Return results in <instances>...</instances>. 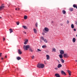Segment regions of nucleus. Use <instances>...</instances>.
Instances as JSON below:
<instances>
[{
  "label": "nucleus",
  "instance_id": "f257e3e1",
  "mask_svg": "<svg viewBox=\"0 0 77 77\" xmlns=\"http://www.w3.org/2000/svg\"><path fill=\"white\" fill-rule=\"evenodd\" d=\"M37 67L38 68H44L45 65L44 64H42L40 63H38L37 66Z\"/></svg>",
  "mask_w": 77,
  "mask_h": 77
},
{
  "label": "nucleus",
  "instance_id": "f03ea898",
  "mask_svg": "<svg viewBox=\"0 0 77 77\" xmlns=\"http://www.w3.org/2000/svg\"><path fill=\"white\" fill-rule=\"evenodd\" d=\"M30 48V45H24L23 46V48L26 50H28V49Z\"/></svg>",
  "mask_w": 77,
  "mask_h": 77
},
{
  "label": "nucleus",
  "instance_id": "7ed1b4c3",
  "mask_svg": "<svg viewBox=\"0 0 77 77\" xmlns=\"http://www.w3.org/2000/svg\"><path fill=\"white\" fill-rule=\"evenodd\" d=\"M48 31H49V29H48V28L47 27L45 28L44 30H43V32L46 33H47V32H48Z\"/></svg>",
  "mask_w": 77,
  "mask_h": 77
},
{
  "label": "nucleus",
  "instance_id": "20e7f679",
  "mask_svg": "<svg viewBox=\"0 0 77 77\" xmlns=\"http://www.w3.org/2000/svg\"><path fill=\"white\" fill-rule=\"evenodd\" d=\"M5 8V5H4V4H2L1 6L0 7V11L1 10H2V9H3V8Z\"/></svg>",
  "mask_w": 77,
  "mask_h": 77
},
{
  "label": "nucleus",
  "instance_id": "39448f33",
  "mask_svg": "<svg viewBox=\"0 0 77 77\" xmlns=\"http://www.w3.org/2000/svg\"><path fill=\"white\" fill-rule=\"evenodd\" d=\"M63 56L64 57L66 58L68 57H69V56H68V54L67 53L64 54Z\"/></svg>",
  "mask_w": 77,
  "mask_h": 77
},
{
  "label": "nucleus",
  "instance_id": "423d86ee",
  "mask_svg": "<svg viewBox=\"0 0 77 77\" xmlns=\"http://www.w3.org/2000/svg\"><path fill=\"white\" fill-rule=\"evenodd\" d=\"M61 72L62 75H66V73H65V72L63 70L61 71Z\"/></svg>",
  "mask_w": 77,
  "mask_h": 77
},
{
  "label": "nucleus",
  "instance_id": "0eeeda50",
  "mask_svg": "<svg viewBox=\"0 0 77 77\" xmlns=\"http://www.w3.org/2000/svg\"><path fill=\"white\" fill-rule=\"evenodd\" d=\"M60 53L61 54H64V51H63V50H60Z\"/></svg>",
  "mask_w": 77,
  "mask_h": 77
},
{
  "label": "nucleus",
  "instance_id": "6e6552de",
  "mask_svg": "<svg viewBox=\"0 0 77 77\" xmlns=\"http://www.w3.org/2000/svg\"><path fill=\"white\" fill-rule=\"evenodd\" d=\"M62 66V65L61 64H59L57 66V68H61Z\"/></svg>",
  "mask_w": 77,
  "mask_h": 77
},
{
  "label": "nucleus",
  "instance_id": "1a4fd4ad",
  "mask_svg": "<svg viewBox=\"0 0 77 77\" xmlns=\"http://www.w3.org/2000/svg\"><path fill=\"white\" fill-rule=\"evenodd\" d=\"M18 53L19 54H22V52L21 51L20 49H18Z\"/></svg>",
  "mask_w": 77,
  "mask_h": 77
},
{
  "label": "nucleus",
  "instance_id": "9d476101",
  "mask_svg": "<svg viewBox=\"0 0 77 77\" xmlns=\"http://www.w3.org/2000/svg\"><path fill=\"white\" fill-rule=\"evenodd\" d=\"M46 59L47 60H49L50 59V56L48 55H46Z\"/></svg>",
  "mask_w": 77,
  "mask_h": 77
},
{
  "label": "nucleus",
  "instance_id": "9b49d317",
  "mask_svg": "<svg viewBox=\"0 0 77 77\" xmlns=\"http://www.w3.org/2000/svg\"><path fill=\"white\" fill-rule=\"evenodd\" d=\"M55 75L56 76V77H60V76L59 75V74L58 73H56L55 74Z\"/></svg>",
  "mask_w": 77,
  "mask_h": 77
},
{
  "label": "nucleus",
  "instance_id": "f8f14e48",
  "mask_svg": "<svg viewBox=\"0 0 77 77\" xmlns=\"http://www.w3.org/2000/svg\"><path fill=\"white\" fill-rule=\"evenodd\" d=\"M29 50L30 51H31V52H33V49L31 48H29Z\"/></svg>",
  "mask_w": 77,
  "mask_h": 77
},
{
  "label": "nucleus",
  "instance_id": "ddd939ff",
  "mask_svg": "<svg viewBox=\"0 0 77 77\" xmlns=\"http://www.w3.org/2000/svg\"><path fill=\"white\" fill-rule=\"evenodd\" d=\"M33 31L35 33H37V30H36V29H33Z\"/></svg>",
  "mask_w": 77,
  "mask_h": 77
},
{
  "label": "nucleus",
  "instance_id": "4468645a",
  "mask_svg": "<svg viewBox=\"0 0 77 77\" xmlns=\"http://www.w3.org/2000/svg\"><path fill=\"white\" fill-rule=\"evenodd\" d=\"M73 8H69V11H71V12H72V11H73Z\"/></svg>",
  "mask_w": 77,
  "mask_h": 77
},
{
  "label": "nucleus",
  "instance_id": "2eb2a0df",
  "mask_svg": "<svg viewBox=\"0 0 77 77\" xmlns=\"http://www.w3.org/2000/svg\"><path fill=\"white\" fill-rule=\"evenodd\" d=\"M27 42H28V39H27L24 43L25 45H26L27 44Z\"/></svg>",
  "mask_w": 77,
  "mask_h": 77
},
{
  "label": "nucleus",
  "instance_id": "dca6fc26",
  "mask_svg": "<svg viewBox=\"0 0 77 77\" xmlns=\"http://www.w3.org/2000/svg\"><path fill=\"white\" fill-rule=\"evenodd\" d=\"M59 57L60 58V59H62V58H63V55H62V54H61L59 55Z\"/></svg>",
  "mask_w": 77,
  "mask_h": 77
},
{
  "label": "nucleus",
  "instance_id": "f3484780",
  "mask_svg": "<svg viewBox=\"0 0 77 77\" xmlns=\"http://www.w3.org/2000/svg\"><path fill=\"white\" fill-rule=\"evenodd\" d=\"M9 30L10 31V33H12V32H13V30L11 29H10Z\"/></svg>",
  "mask_w": 77,
  "mask_h": 77
},
{
  "label": "nucleus",
  "instance_id": "a211bd4d",
  "mask_svg": "<svg viewBox=\"0 0 77 77\" xmlns=\"http://www.w3.org/2000/svg\"><path fill=\"white\" fill-rule=\"evenodd\" d=\"M61 61L62 63H64V62L65 61L62 59H61Z\"/></svg>",
  "mask_w": 77,
  "mask_h": 77
},
{
  "label": "nucleus",
  "instance_id": "6ab92c4d",
  "mask_svg": "<svg viewBox=\"0 0 77 77\" xmlns=\"http://www.w3.org/2000/svg\"><path fill=\"white\" fill-rule=\"evenodd\" d=\"M68 72L69 74V75H71V71H69V70H68L67 71Z\"/></svg>",
  "mask_w": 77,
  "mask_h": 77
},
{
  "label": "nucleus",
  "instance_id": "aec40b11",
  "mask_svg": "<svg viewBox=\"0 0 77 77\" xmlns=\"http://www.w3.org/2000/svg\"><path fill=\"white\" fill-rule=\"evenodd\" d=\"M17 59L18 60H21V57H18L17 58Z\"/></svg>",
  "mask_w": 77,
  "mask_h": 77
},
{
  "label": "nucleus",
  "instance_id": "412c9836",
  "mask_svg": "<svg viewBox=\"0 0 77 77\" xmlns=\"http://www.w3.org/2000/svg\"><path fill=\"white\" fill-rule=\"evenodd\" d=\"M62 13L63 14H66V11L64 10H63L62 11Z\"/></svg>",
  "mask_w": 77,
  "mask_h": 77
},
{
  "label": "nucleus",
  "instance_id": "4be33fe9",
  "mask_svg": "<svg viewBox=\"0 0 77 77\" xmlns=\"http://www.w3.org/2000/svg\"><path fill=\"white\" fill-rule=\"evenodd\" d=\"M75 41H76V39H75V38H73L72 39L73 42H75Z\"/></svg>",
  "mask_w": 77,
  "mask_h": 77
},
{
  "label": "nucleus",
  "instance_id": "5701e85b",
  "mask_svg": "<svg viewBox=\"0 0 77 77\" xmlns=\"http://www.w3.org/2000/svg\"><path fill=\"white\" fill-rule=\"evenodd\" d=\"M71 27L72 29H74V26L73 24H72L71 25Z\"/></svg>",
  "mask_w": 77,
  "mask_h": 77
},
{
  "label": "nucleus",
  "instance_id": "b1692460",
  "mask_svg": "<svg viewBox=\"0 0 77 77\" xmlns=\"http://www.w3.org/2000/svg\"><path fill=\"white\" fill-rule=\"evenodd\" d=\"M23 27L24 29H27V26H23Z\"/></svg>",
  "mask_w": 77,
  "mask_h": 77
},
{
  "label": "nucleus",
  "instance_id": "393cba45",
  "mask_svg": "<svg viewBox=\"0 0 77 77\" xmlns=\"http://www.w3.org/2000/svg\"><path fill=\"white\" fill-rule=\"evenodd\" d=\"M73 8H77V5H75V4H74L73 5Z\"/></svg>",
  "mask_w": 77,
  "mask_h": 77
},
{
  "label": "nucleus",
  "instance_id": "a878e982",
  "mask_svg": "<svg viewBox=\"0 0 77 77\" xmlns=\"http://www.w3.org/2000/svg\"><path fill=\"white\" fill-rule=\"evenodd\" d=\"M52 51H54V52H56V49H55V48H52Z\"/></svg>",
  "mask_w": 77,
  "mask_h": 77
},
{
  "label": "nucleus",
  "instance_id": "bb28decb",
  "mask_svg": "<svg viewBox=\"0 0 77 77\" xmlns=\"http://www.w3.org/2000/svg\"><path fill=\"white\" fill-rule=\"evenodd\" d=\"M24 18L25 20H26V19H27V16H26V15L24 17Z\"/></svg>",
  "mask_w": 77,
  "mask_h": 77
},
{
  "label": "nucleus",
  "instance_id": "cd10ccee",
  "mask_svg": "<svg viewBox=\"0 0 77 77\" xmlns=\"http://www.w3.org/2000/svg\"><path fill=\"white\" fill-rule=\"evenodd\" d=\"M40 39H42V40L43 41H44V37H40Z\"/></svg>",
  "mask_w": 77,
  "mask_h": 77
},
{
  "label": "nucleus",
  "instance_id": "c85d7f7f",
  "mask_svg": "<svg viewBox=\"0 0 77 77\" xmlns=\"http://www.w3.org/2000/svg\"><path fill=\"white\" fill-rule=\"evenodd\" d=\"M46 47H47L45 45H43L42 46V48H46Z\"/></svg>",
  "mask_w": 77,
  "mask_h": 77
},
{
  "label": "nucleus",
  "instance_id": "c756f323",
  "mask_svg": "<svg viewBox=\"0 0 77 77\" xmlns=\"http://www.w3.org/2000/svg\"><path fill=\"white\" fill-rule=\"evenodd\" d=\"M43 41L46 43H47V40H46V39H44V40Z\"/></svg>",
  "mask_w": 77,
  "mask_h": 77
},
{
  "label": "nucleus",
  "instance_id": "7c9ffc66",
  "mask_svg": "<svg viewBox=\"0 0 77 77\" xmlns=\"http://www.w3.org/2000/svg\"><path fill=\"white\" fill-rule=\"evenodd\" d=\"M37 52H39V51H41V50L39 49H37Z\"/></svg>",
  "mask_w": 77,
  "mask_h": 77
},
{
  "label": "nucleus",
  "instance_id": "2f4dec72",
  "mask_svg": "<svg viewBox=\"0 0 77 77\" xmlns=\"http://www.w3.org/2000/svg\"><path fill=\"white\" fill-rule=\"evenodd\" d=\"M17 25H19L20 24V22H16Z\"/></svg>",
  "mask_w": 77,
  "mask_h": 77
},
{
  "label": "nucleus",
  "instance_id": "473e14b6",
  "mask_svg": "<svg viewBox=\"0 0 77 77\" xmlns=\"http://www.w3.org/2000/svg\"><path fill=\"white\" fill-rule=\"evenodd\" d=\"M35 26L37 27H38V23H36L35 24Z\"/></svg>",
  "mask_w": 77,
  "mask_h": 77
},
{
  "label": "nucleus",
  "instance_id": "72a5a7b5",
  "mask_svg": "<svg viewBox=\"0 0 77 77\" xmlns=\"http://www.w3.org/2000/svg\"><path fill=\"white\" fill-rule=\"evenodd\" d=\"M32 59H34V57H35L33 55L32 57Z\"/></svg>",
  "mask_w": 77,
  "mask_h": 77
},
{
  "label": "nucleus",
  "instance_id": "f704fd0d",
  "mask_svg": "<svg viewBox=\"0 0 77 77\" xmlns=\"http://www.w3.org/2000/svg\"><path fill=\"white\" fill-rule=\"evenodd\" d=\"M69 23V21H68V20H67V24H68Z\"/></svg>",
  "mask_w": 77,
  "mask_h": 77
},
{
  "label": "nucleus",
  "instance_id": "c9c22d12",
  "mask_svg": "<svg viewBox=\"0 0 77 77\" xmlns=\"http://www.w3.org/2000/svg\"><path fill=\"white\" fill-rule=\"evenodd\" d=\"M73 31H74V32H76V29H74Z\"/></svg>",
  "mask_w": 77,
  "mask_h": 77
},
{
  "label": "nucleus",
  "instance_id": "e433bc0d",
  "mask_svg": "<svg viewBox=\"0 0 77 77\" xmlns=\"http://www.w3.org/2000/svg\"><path fill=\"white\" fill-rule=\"evenodd\" d=\"M55 69L56 70H57V69H58V68H57V67L55 68Z\"/></svg>",
  "mask_w": 77,
  "mask_h": 77
},
{
  "label": "nucleus",
  "instance_id": "4c0bfd02",
  "mask_svg": "<svg viewBox=\"0 0 77 77\" xmlns=\"http://www.w3.org/2000/svg\"><path fill=\"white\" fill-rule=\"evenodd\" d=\"M5 39H5V38H3V41H5Z\"/></svg>",
  "mask_w": 77,
  "mask_h": 77
},
{
  "label": "nucleus",
  "instance_id": "58836bf2",
  "mask_svg": "<svg viewBox=\"0 0 77 77\" xmlns=\"http://www.w3.org/2000/svg\"><path fill=\"white\" fill-rule=\"evenodd\" d=\"M2 53H0V56L1 57L2 56Z\"/></svg>",
  "mask_w": 77,
  "mask_h": 77
},
{
  "label": "nucleus",
  "instance_id": "ea45409f",
  "mask_svg": "<svg viewBox=\"0 0 77 77\" xmlns=\"http://www.w3.org/2000/svg\"><path fill=\"white\" fill-rule=\"evenodd\" d=\"M42 34L43 35H45V33H44V32H43L42 33Z\"/></svg>",
  "mask_w": 77,
  "mask_h": 77
},
{
  "label": "nucleus",
  "instance_id": "a19ab883",
  "mask_svg": "<svg viewBox=\"0 0 77 77\" xmlns=\"http://www.w3.org/2000/svg\"><path fill=\"white\" fill-rule=\"evenodd\" d=\"M57 61H58V63H60V62H59V60H57Z\"/></svg>",
  "mask_w": 77,
  "mask_h": 77
},
{
  "label": "nucleus",
  "instance_id": "79ce46f5",
  "mask_svg": "<svg viewBox=\"0 0 77 77\" xmlns=\"http://www.w3.org/2000/svg\"><path fill=\"white\" fill-rule=\"evenodd\" d=\"M75 24H76V25H77V21H75Z\"/></svg>",
  "mask_w": 77,
  "mask_h": 77
},
{
  "label": "nucleus",
  "instance_id": "37998d69",
  "mask_svg": "<svg viewBox=\"0 0 77 77\" xmlns=\"http://www.w3.org/2000/svg\"><path fill=\"white\" fill-rule=\"evenodd\" d=\"M23 32L25 33V34H26V32H25V31H23Z\"/></svg>",
  "mask_w": 77,
  "mask_h": 77
},
{
  "label": "nucleus",
  "instance_id": "c03bdc74",
  "mask_svg": "<svg viewBox=\"0 0 77 77\" xmlns=\"http://www.w3.org/2000/svg\"><path fill=\"white\" fill-rule=\"evenodd\" d=\"M5 58H7V56H5Z\"/></svg>",
  "mask_w": 77,
  "mask_h": 77
},
{
  "label": "nucleus",
  "instance_id": "a18cd8bd",
  "mask_svg": "<svg viewBox=\"0 0 77 77\" xmlns=\"http://www.w3.org/2000/svg\"><path fill=\"white\" fill-rule=\"evenodd\" d=\"M18 11H19V10H20V8H18Z\"/></svg>",
  "mask_w": 77,
  "mask_h": 77
},
{
  "label": "nucleus",
  "instance_id": "49530a36",
  "mask_svg": "<svg viewBox=\"0 0 77 77\" xmlns=\"http://www.w3.org/2000/svg\"><path fill=\"white\" fill-rule=\"evenodd\" d=\"M2 60H3V58H2Z\"/></svg>",
  "mask_w": 77,
  "mask_h": 77
},
{
  "label": "nucleus",
  "instance_id": "de8ad7c7",
  "mask_svg": "<svg viewBox=\"0 0 77 77\" xmlns=\"http://www.w3.org/2000/svg\"><path fill=\"white\" fill-rule=\"evenodd\" d=\"M75 61L76 62H77V60H75Z\"/></svg>",
  "mask_w": 77,
  "mask_h": 77
},
{
  "label": "nucleus",
  "instance_id": "09e8293b",
  "mask_svg": "<svg viewBox=\"0 0 77 77\" xmlns=\"http://www.w3.org/2000/svg\"><path fill=\"white\" fill-rule=\"evenodd\" d=\"M15 10H17V8H15Z\"/></svg>",
  "mask_w": 77,
  "mask_h": 77
},
{
  "label": "nucleus",
  "instance_id": "8fccbe9b",
  "mask_svg": "<svg viewBox=\"0 0 77 77\" xmlns=\"http://www.w3.org/2000/svg\"><path fill=\"white\" fill-rule=\"evenodd\" d=\"M2 18V17H0V19H1Z\"/></svg>",
  "mask_w": 77,
  "mask_h": 77
},
{
  "label": "nucleus",
  "instance_id": "3c124183",
  "mask_svg": "<svg viewBox=\"0 0 77 77\" xmlns=\"http://www.w3.org/2000/svg\"><path fill=\"white\" fill-rule=\"evenodd\" d=\"M76 37H77V35H76Z\"/></svg>",
  "mask_w": 77,
  "mask_h": 77
}]
</instances>
